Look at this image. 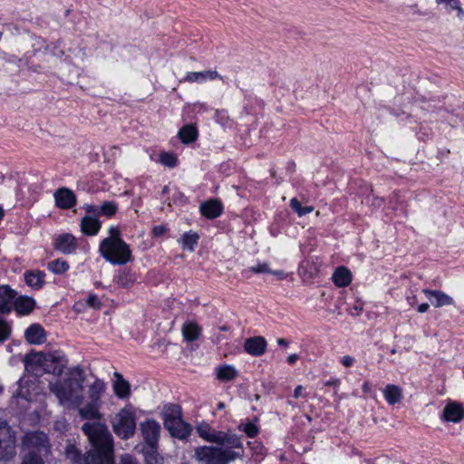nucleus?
I'll use <instances>...</instances> for the list:
<instances>
[{
	"label": "nucleus",
	"mask_w": 464,
	"mask_h": 464,
	"mask_svg": "<svg viewBox=\"0 0 464 464\" xmlns=\"http://www.w3.org/2000/svg\"><path fill=\"white\" fill-rule=\"evenodd\" d=\"M198 436L211 443L223 447L200 446L195 450L196 459L204 464H228L237 459H243L244 447L241 437L235 433L217 430L207 422L196 428Z\"/></svg>",
	"instance_id": "nucleus-1"
},
{
	"label": "nucleus",
	"mask_w": 464,
	"mask_h": 464,
	"mask_svg": "<svg viewBox=\"0 0 464 464\" xmlns=\"http://www.w3.org/2000/svg\"><path fill=\"white\" fill-rule=\"evenodd\" d=\"M82 430L91 450L82 454L74 444H68L64 450L66 459L72 464H114L113 439L108 428L100 422H86Z\"/></svg>",
	"instance_id": "nucleus-2"
},
{
	"label": "nucleus",
	"mask_w": 464,
	"mask_h": 464,
	"mask_svg": "<svg viewBox=\"0 0 464 464\" xmlns=\"http://www.w3.org/2000/svg\"><path fill=\"white\" fill-rule=\"evenodd\" d=\"M84 372L80 366L69 369L63 381L50 382V391L57 397L60 404L79 408L82 402Z\"/></svg>",
	"instance_id": "nucleus-3"
},
{
	"label": "nucleus",
	"mask_w": 464,
	"mask_h": 464,
	"mask_svg": "<svg viewBox=\"0 0 464 464\" xmlns=\"http://www.w3.org/2000/svg\"><path fill=\"white\" fill-rule=\"evenodd\" d=\"M24 362L25 370L35 375L44 372L61 376L68 364L67 358L60 351L49 353H30Z\"/></svg>",
	"instance_id": "nucleus-4"
},
{
	"label": "nucleus",
	"mask_w": 464,
	"mask_h": 464,
	"mask_svg": "<svg viewBox=\"0 0 464 464\" xmlns=\"http://www.w3.org/2000/svg\"><path fill=\"white\" fill-rule=\"evenodd\" d=\"M111 238H104L101 241L99 252L110 264L123 266L132 260V254L129 245L124 240L112 242Z\"/></svg>",
	"instance_id": "nucleus-5"
},
{
	"label": "nucleus",
	"mask_w": 464,
	"mask_h": 464,
	"mask_svg": "<svg viewBox=\"0 0 464 464\" xmlns=\"http://www.w3.org/2000/svg\"><path fill=\"white\" fill-rule=\"evenodd\" d=\"M15 455V435L6 421H0V460H9Z\"/></svg>",
	"instance_id": "nucleus-6"
},
{
	"label": "nucleus",
	"mask_w": 464,
	"mask_h": 464,
	"mask_svg": "<svg viewBox=\"0 0 464 464\" xmlns=\"http://www.w3.org/2000/svg\"><path fill=\"white\" fill-rule=\"evenodd\" d=\"M23 444L27 453H33L42 457L50 450L47 435L43 431L27 433L24 437Z\"/></svg>",
	"instance_id": "nucleus-7"
},
{
	"label": "nucleus",
	"mask_w": 464,
	"mask_h": 464,
	"mask_svg": "<svg viewBox=\"0 0 464 464\" xmlns=\"http://www.w3.org/2000/svg\"><path fill=\"white\" fill-rule=\"evenodd\" d=\"M136 430L135 417L132 412L123 409L117 415L113 422L114 432L121 439H129L134 435Z\"/></svg>",
	"instance_id": "nucleus-8"
},
{
	"label": "nucleus",
	"mask_w": 464,
	"mask_h": 464,
	"mask_svg": "<svg viewBox=\"0 0 464 464\" xmlns=\"http://www.w3.org/2000/svg\"><path fill=\"white\" fill-rule=\"evenodd\" d=\"M160 429V423L153 419H148L140 423V430L145 446H151L152 448L158 446Z\"/></svg>",
	"instance_id": "nucleus-9"
},
{
	"label": "nucleus",
	"mask_w": 464,
	"mask_h": 464,
	"mask_svg": "<svg viewBox=\"0 0 464 464\" xmlns=\"http://www.w3.org/2000/svg\"><path fill=\"white\" fill-rule=\"evenodd\" d=\"M53 248L64 255L72 254L78 247L76 237L70 233H63L54 237Z\"/></svg>",
	"instance_id": "nucleus-10"
},
{
	"label": "nucleus",
	"mask_w": 464,
	"mask_h": 464,
	"mask_svg": "<svg viewBox=\"0 0 464 464\" xmlns=\"http://www.w3.org/2000/svg\"><path fill=\"white\" fill-rule=\"evenodd\" d=\"M15 295V290L8 285H0V315H6L11 313Z\"/></svg>",
	"instance_id": "nucleus-11"
},
{
	"label": "nucleus",
	"mask_w": 464,
	"mask_h": 464,
	"mask_svg": "<svg viewBox=\"0 0 464 464\" xmlns=\"http://www.w3.org/2000/svg\"><path fill=\"white\" fill-rule=\"evenodd\" d=\"M267 343L263 336H254L246 339L245 351L252 356H261L266 353Z\"/></svg>",
	"instance_id": "nucleus-12"
},
{
	"label": "nucleus",
	"mask_w": 464,
	"mask_h": 464,
	"mask_svg": "<svg viewBox=\"0 0 464 464\" xmlns=\"http://www.w3.org/2000/svg\"><path fill=\"white\" fill-rule=\"evenodd\" d=\"M422 292L435 307L454 304L453 298L440 290H430L426 288L423 289Z\"/></svg>",
	"instance_id": "nucleus-13"
},
{
	"label": "nucleus",
	"mask_w": 464,
	"mask_h": 464,
	"mask_svg": "<svg viewBox=\"0 0 464 464\" xmlns=\"http://www.w3.org/2000/svg\"><path fill=\"white\" fill-rule=\"evenodd\" d=\"M24 338L31 344H42L46 341L45 331L41 324H33L25 330Z\"/></svg>",
	"instance_id": "nucleus-14"
},
{
	"label": "nucleus",
	"mask_w": 464,
	"mask_h": 464,
	"mask_svg": "<svg viewBox=\"0 0 464 464\" xmlns=\"http://www.w3.org/2000/svg\"><path fill=\"white\" fill-rule=\"evenodd\" d=\"M54 198L56 205L63 209L71 208L76 204V198L74 193L65 188H59L54 193Z\"/></svg>",
	"instance_id": "nucleus-15"
},
{
	"label": "nucleus",
	"mask_w": 464,
	"mask_h": 464,
	"mask_svg": "<svg viewBox=\"0 0 464 464\" xmlns=\"http://www.w3.org/2000/svg\"><path fill=\"white\" fill-rule=\"evenodd\" d=\"M162 420L164 427L170 426L182 418V411L178 404H167L162 409Z\"/></svg>",
	"instance_id": "nucleus-16"
},
{
	"label": "nucleus",
	"mask_w": 464,
	"mask_h": 464,
	"mask_svg": "<svg viewBox=\"0 0 464 464\" xmlns=\"http://www.w3.org/2000/svg\"><path fill=\"white\" fill-rule=\"evenodd\" d=\"M223 80L217 71L208 70L203 72H189L186 74L184 82H204L207 81H213L216 79Z\"/></svg>",
	"instance_id": "nucleus-17"
},
{
	"label": "nucleus",
	"mask_w": 464,
	"mask_h": 464,
	"mask_svg": "<svg viewBox=\"0 0 464 464\" xmlns=\"http://www.w3.org/2000/svg\"><path fill=\"white\" fill-rule=\"evenodd\" d=\"M166 430H169L170 435L174 438L179 439V440H186L188 438L192 431V427L190 424L185 422L182 418L179 420H177L174 423H172L171 427L167 426L165 427Z\"/></svg>",
	"instance_id": "nucleus-18"
},
{
	"label": "nucleus",
	"mask_w": 464,
	"mask_h": 464,
	"mask_svg": "<svg viewBox=\"0 0 464 464\" xmlns=\"http://www.w3.org/2000/svg\"><path fill=\"white\" fill-rule=\"evenodd\" d=\"M464 418L463 407L456 402L447 404L443 410L442 419L450 422H459Z\"/></svg>",
	"instance_id": "nucleus-19"
},
{
	"label": "nucleus",
	"mask_w": 464,
	"mask_h": 464,
	"mask_svg": "<svg viewBox=\"0 0 464 464\" xmlns=\"http://www.w3.org/2000/svg\"><path fill=\"white\" fill-rule=\"evenodd\" d=\"M35 304V300L33 297L20 295L14 298V309L20 315H27L33 312Z\"/></svg>",
	"instance_id": "nucleus-20"
},
{
	"label": "nucleus",
	"mask_w": 464,
	"mask_h": 464,
	"mask_svg": "<svg viewBox=\"0 0 464 464\" xmlns=\"http://www.w3.org/2000/svg\"><path fill=\"white\" fill-rule=\"evenodd\" d=\"M200 213L202 216L213 219L219 217L222 214L223 207L219 200L211 199L205 201L200 205Z\"/></svg>",
	"instance_id": "nucleus-21"
},
{
	"label": "nucleus",
	"mask_w": 464,
	"mask_h": 464,
	"mask_svg": "<svg viewBox=\"0 0 464 464\" xmlns=\"http://www.w3.org/2000/svg\"><path fill=\"white\" fill-rule=\"evenodd\" d=\"M118 210V205L114 201H104L100 207L89 205L86 208L88 213H94L107 218L113 217Z\"/></svg>",
	"instance_id": "nucleus-22"
},
{
	"label": "nucleus",
	"mask_w": 464,
	"mask_h": 464,
	"mask_svg": "<svg viewBox=\"0 0 464 464\" xmlns=\"http://www.w3.org/2000/svg\"><path fill=\"white\" fill-rule=\"evenodd\" d=\"M24 277L26 285L34 290L41 289L45 283V273L41 270L26 271Z\"/></svg>",
	"instance_id": "nucleus-23"
},
{
	"label": "nucleus",
	"mask_w": 464,
	"mask_h": 464,
	"mask_svg": "<svg viewBox=\"0 0 464 464\" xmlns=\"http://www.w3.org/2000/svg\"><path fill=\"white\" fill-rule=\"evenodd\" d=\"M352 273L345 266H339L332 276L334 285L338 287H345L352 282Z\"/></svg>",
	"instance_id": "nucleus-24"
},
{
	"label": "nucleus",
	"mask_w": 464,
	"mask_h": 464,
	"mask_svg": "<svg viewBox=\"0 0 464 464\" xmlns=\"http://www.w3.org/2000/svg\"><path fill=\"white\" fill-rule=\"evenodd\" d=\"M102 227L101 221L91 216H85L82 218L81 228L83 234L88 236L96 235Z\"/></svg>",
	"instance_id": "nucleus-25"
},
{
	"label": "nucleus",
	"mask_w": 464,
	"mask_h": 464,
	"mask_svg": "<svg viewBox=\"0 0 464 464\" xmlns=\"http://www.w3.org/2000/svg\"><path fill=\"white\" fill-rule=\"evenodd\" d=\"M238 376V371L230 364H222L216 368V377L221 382H230Z\"/></svg>",
	"instance_id": "nucleus-26"
},
{
	"label": "nucleus",
	"mask_w": 464,
	"mask_h": 464,
	"mask_svg": "<svg viewBox=\"0 0 464 464\" xmlns=\"http://www.w3.org/2000/svg\"><path fill=\"white\" fill-rule=\"evenodd\" d=\"M114 376L116 377V381L113 383L115 394L121 399L128 398L130 394V383L119 372H115Z\"/></svg>",
	"instance_id": "nucleus-27"
},
{
	"label": "nucleus",
	"mask_w": 464,
	"mask_h": 464,
	"mask_svg": "<svg viewBox=\"0 0 464 464\" xmlns=\"http://www.w3.org/2000/svg\"><path fill=\"white\" fill-rule=\"evenodd\" d=\"M101 403L90 401L84 407L79 408V414L82 419L85 420H97L102 419V415L99 411Z\"/></svg>",
	"instance_id": "nucleus-28"
},
{
	"label": "nucleus",
	"mask_w": 464,
	"mask_h": 464,
	"mask_svg": "<svg viewBox=\"0 0 464 464\" xmlns=\"http://www.w3.org/2000/svg\"><path fill=\"white\" fill-rule=\"evenodd\" d=\"M198 136V129L193 124L184 125L178 132V137L184 144L194 142Z\"/></svg>",
	"instance_id": "nucleus-29"
},
{
	"label": "nucleus",
	"mask_w": 464,
	"mask_h": 464,
	"mask_svg": "<svg viewBox=\"0 0 464 464\" xmlns=\"http://www.w3.org/2000/svg\"><path fill=\"white\" fill-rule=\"evenodd\" d=\"M383 396L390 405H394L402 399V390L394 384H388L383 389Z\"/></svg>",
	"instance_id": "nucleus-30"
},
{
	"label": "nucleus",
	"mask_w": 464,
	"mask_h": 464,
	"mask_svg": "<svg viewBox=\"0 0 464 464\" xmlns=\"http://www.w3.org/2000/svg\"><path fill=\"white\" fill-rule=\"evenodd\" d=\"M201 328L197 323L187 322L182 326V334L187 342H194L198 339Z\"/></svg>",
	"instance_id": "nucleus-31"
},
{
	"label": "nucleus",
	"mask_w": 464,
	"mask_h": 464,
	"mask_svg": "<svg viewBox=\"0 0 464 464\" xmlns=\"http://www.w3.org/2000/svg\"><path fill=\"white\" fill-rule=\"evenodd\" d=\"M142 453L145 464H163V458L158 452V446H144Z\"/></svg>",
	"instance_id": "nucleus-32"
},
{
	"label": "nucleus",
	"mask_w": 464,
	"mask_h": 464,
	"mask_svg": "<svg viewBox=\"0 0 464 464\" xmlns=\"http://www.w3.org/2000/svg\"><path fill=\"white\" fill-rule=\"evenodd\" d=\"M199 239L198 235L190 230L182 235L181 238L179 239V242L182 245L183 249L189 250L193 252L195 250L196 246L198 245V241Z\"/></svg>",
	"instance_id": "nucleus-33"
},
{
	"label": "nucleus",
	"mask_w": 464,
	"mask_h": 464,
	"mask_svg": "<svg viewBox=\"0 0 464 464\" xmlns=\"http://www.w3.org/2000/svg\"><path fill=\"white\" fill-rule=\"evenodd\" d=\"M105 390V383L97 379L88 389V396L91 401L101 403V396Z\"/></svg>",
	"instance_id": "nucleus-34"
},
{
	"label": "nucleus",
	"mask_w": 464,
	"mask_h": 464,
	"mask_svg": "<svg viewBox=\"0 0 464 464\" xmlns=\"http://www.w3.org/2000/svg\"><path fill=\"white\" fill-rule=\"evenodd\" d=\"M438 5H443L445 9L450 13L452 11L457 12L459 19L464 18V9L461 6L459 0H435Z\"/></svg>",
	"instance_id": "nucleus-35"
},
{
	"label": "nucleus",
	"mask_w": 464,
	"mask_h": 464,
	"mask_svg": "<svg viewBox=\"0 0 464 464\" xmlns=\"http://www.w3.org/2000/svg\"><path fill=\"white\" fill-rule=\"evenodd\" d=\"M70 266L68 262L62 258H57L47 264V269L54 275H63L67 272Z\"/></svg>",
	"instance_id": "nucleus-36"
},
{
	"label": "nucleus",
	"mask_w": 464,
	"mask_h": 464,
	"mask_svg": "<svg viewBox=\"0 0 464 464\" xmlns=\"http://www.w3.org/2000/svg\"><path fill=\"white\" fill-rule=\"evenodd\" d=\"M136 280L135 276L127 269H124L119 273L115 277V283L121 287H130Z\"/></svg>",
	"instance_id": "nucleus-37"
},
{
	"label": "nucleus",
	"mask_w": 464,
	"mask_h": 464,
	"mask_svg": "<svg viewBox=\"0 0 464 464\" xmlns=\"http://www.w3.org/2000/svg\"><path fill=\"white\" fill-rule=\"evenodd\" d=\"M238 430L244 431L248 438H255L259 433V428L253 422L240 424Z\"/></svg>",
	"instance_id": "nucleus-38"
},
{
	"label": "nucleus",
	"mask_w": 464,
	"mask_h": 464,
	"mask_svg": "<svg viewBox=\"0 0 464 464\" xmlns=\"http://www.w3.org/2000/svg\"><path fill=\"white\" fill-rule=\"evenodd\" d=\"M159 160L162 165L167 166L169 168L175 167L178 161L176 155L169 152H161L160 154Z\"/></svg>",
	"instance_id": "nucleus-39"
},
{
	"label": "nucleus",
	"mask_w": 464,
	"mask_h": 464,
	"mask_svg": "<svg viewBox=\"0 0 464 464\" xmlns=\"http://www.w3.org/2000/svg\"><path fill=\"white\" fill-rule=\"evenodd\" d=\"M21 464H44L42 456H38L33 453H26L22 460Z\"/></svg>",
	"instance_id": "nucleus-40"
},
{
	"label": "nucleus",
	"mask_w": 464,
	"mask_h": 464,
	"mask_svg": "<svg viewBox=\"0 0 464 464\" xmlns=\"http://www.w3.org/2000/svg\"><path fill=\"white\" fill-rule=\"evenodd\" d=\"M247 271L255 274H269L272 272L267 263H258L256 266L249 267Z\"/></svg>",
	"instance_id": "nucleus-41"
},
{
	"label": "nucleus",
	"mask_w": 464,
	"mask_h": 464,
	"mask_svg": "<svg viewBox=\"0 0 464 464\" xmlns=\"http://www.w3.org/2000/svg\"><path fill=\"white\" fill-rule=\"evenodd\" d=\"M86 304L88 306L92 307L94 309H100L102 306V303L99 300L98 296L94 294L89 295V296L86 299Z\"/></svg>",
	"instance_id": "nucleus-42"
},
{
	"label": "nucleus",
	"mask_w": 464,
	"mask_h": 464,
	"mask_svg": "<svg viewBox=\"0 0 464 464\" xmlns=\"http://www.w3.org/2000/svg\"><path fill=\"white\" fill-rule=\"evenodd\" d=\"M107 238H111L112 242L122 240L121 237V231L118 227L111 226L109 228V237Z\"/></svg>",
	"instance_id": "nucleus-43"
},
{
	"label": "nucleus",
	"mask_w": 464,
	"mask_h": 464,
	"mask_svg": "<svg viewBox=\"0 0 464 464\" xmlns=\"http://www.w3.org/2000/svg\"><path fill=\"white\" fill-rule=\"evenodd\" d=\"M119 464H140L138 459L130 454L121 457Z\"/></svg>",
	"instance_id": "nucleus-44"
},
{
	"label": "nucleus",
	"mask_w": 464,
	"mask_h": 464,
	"mask_svg": "<svg viewBox=\"0 0 464 464\" xmlns=\"http://www.w3.org/2000/svg\"><path fill=\"white\" fill-rule=\"evenodd\" d=\"M166 231H167V227L164 225L155 226L152 228V234L155 237H161L162 235H164L166 233Z\"/></svg>",
	"instance_id": "nucleus-45"
},
{
	"label": "nucleus",
	"mask_w": 464,
	"mask_h": 464,
	"mask_svg": "<svg viewBox=\"0 0 464 464\" xmlns=\"http://www.w3.org/2000/svg\"><path fill=\"white\" fill-rule=\"evenodd\" d=\"M290 207L292 208V209L296 212L297 214L299 213V211L301 210V203L299 202V200L295 198H292L291 201H290Z\"/></svg>",
	"instance_id": "nucleus-46"
},
{
	"label": "nucleus",
	"mask_w": 464,
	"mask_h": 464,
	"mask_svg": "<svg viewBox=\"0 0 464 464\" xmlns=\"http://www.w3.org/2000/svg\"><path fill=\"white\" fill-rule=\"evenodd\" d=\"M342 363L345 367H351L354 362V358L350 355H345L342 358Z\"/></svg>",
	"instance_id": "nucleus-47"
},
{
	"label": "nucleus",
	"mask_w": 464,
	"mask_h": 464,
	"mask_svg": "<svg viewBox=\"0 0 464 464\" xmlns=\"http://www.w3.org/2000/svg\"><path fill=\"white\" fill-rule=\"evenodd\" d=\"M407 301L411 306H414L417 304V297L413 292L407 295Z\"/></svg>",
	"instance_id": "nucleus-48"
},
{
	"label": "nucleus",
	"mask_w": 464,
	"mask_h": 464,
	"mask_svg": "<svg viewBox=\"0 0 464 464\" xmlns=\"http://www.w3.org/2000/svg\"><path fill=\"white\" fill-rule=\"evenodd\" d=\"M269 274H272L276 276L278 279H285L286 277V273H285L283 270H272Z\"/></svg>",
	"instance_id": "nucleus-49"
},
{
	"label": "nucleus",
	"mask_w": 464,
	"mask_h": 464,
	"mask_svg": "<svg viewBox=\"0 0 464 464\" xmlns=\"http://www.w3.org/2000/svg\"><path fill=\"white\" fill-rule=\"evenodd\" d=\"M313 210H314L313 207H309V206L302 207L301 210L298 213V216L299 217H303V216H304V215H306L308 213H311Z\"/></svg>",
	"instance_id": "nucleus-50"
},
{
	"label": "nucleus",
	"mask_w": 464,
	"mask_h": 464,
	"mask_svg": "<svg viewBox=\"0 0 464 464\" xmlns=\"http://www.w3.org/2000/svg\"><path fill=\"white\" fill-rule=\"evenodd\" d=\"M296 170V165L294 161H289L287 163L285 171L287 172H295Z\"/></svg>",
	"instance_id": "nucleus-51"
},
{
	"label": "nucleus",
	"mask_w": 464,
	"mask_h": 464,
	"mask_svg": "<svg viewBox=\"0 0 464 464\" xmlns=\"http://www.w3.org/2000/svg\"><path fill=\"white\" fill-rule=\"evenodd\" d=\"M339 383H340L339 379L334 378V379H331V380L327 381L324 383V385L325 386H336L337 387L339 385Z\"/></svg>",
	"instance_id": "nucleus-52"
},
{
	"label": "nucleus",
	"mask_w": 464,
	"mask_h": 464,
	"mask_svg": "<svg viewBox=\"0 0 464 464\" xmlns=\"http://www.w3.org/2000/svg\"><path fill=\"white\" fill-rule=\"evenodd\" d=\"M429 307V304L423 303L418 306V312L423 314L428 311Z\"/></svg>",
	"instance_id": "nucleus-53"
},
{
	"label": "nucleus",
	"mask_w": 464,
	"mask_h": 464,
	"mask_svg": "<svg viewBox=\"0 0 464 464\" xmlns=\"http://www.w3.org/2000/svg\"><path fill=\"white\" fill-rule=\"evenodd\" d=\"M286 360L289 364H294L298 360V355L295 353L290 354Z\"/></svg>",
	"instance_id": "nucleus-54"
},
{
	"label": "nucleus",
	"mask_w": 464,
	"mask_h": 464,
	"mask_svg": "<svg viewBox=\"0 0 464 464\" xmlns=\"http://www.w3.org/2000/svg\"><path fill=\"white\" fill-rule=\"evenodd\" d=\"M14 397H16V398H22V399H24V400H26V401H28V400H29V398H28L27 394H24V393L23 392V391H22V390H21V391H17V392L14 394Z\"/></svg>",
	"instance_id": "nucleus-55"
},
{
	"label": "nucleus",
	"mask_w": 464,
	"mask_h": 464,
	"mask_svg": "<svg viewBox=\"0 0 464 464\" xmlns=\"http://www.w3.org/2000/svg\"><path fill=\"white\" fill-rule=\"evenodd\" d=\"M302 391H303V386H301V385L296 386L295 391H294V397L295 398L300 397L301 393H302Z\"/></svg>",
	"instance_id": "nucleus-56"
},
{
	"label": "nucleus",
	"mask_w": 464,
	"mask_h": 464,
	"mask_svg": "<svg viewBox=\"0 0 464 464\" xmlns=\"http://www.w3.org/2000/svg\"><path fill=\"white\" fill-rule=\"evenodd\" d=\"M362 389L363 392H365V393L370 392V391H371V385H370V383H369L368 382H365L362 384Z\"/></svg>",
	"instance_id": "nucleus-57"
},
{
	"label": "nucleus",
	"mask_w": 464,
	"mask_h": 464,
	"mask_svg": "<svg viewBox=\"0 0 464 464\" xmlns=\"http://www.w3.org/2000/svg\"><path fill=\"white\" fill-rule=\"evenodd\" d=\"M277 343H278V345L285 346V347H286L288 345V342L284 338L277 339Z\"/></svg>",
	"instance_id": "nucleus-58"
},
{
	"label": "nucleus",
	"mask_w": 464,
	"mask_h": 464,
	"mask_svg": "<svg viewBox=\"0 0 464 464\" xmlns=\"http://www.w3.org/2000/svg\"><path fill=\"white\" fill-rule=\"evenodd\" d=\"M169 192V186H164L163 188H162V194H166Z\"/></svg>",
	"instance_id": "nucleus-59"
},
{
	"label": "nucleus",
	"mask_w": 464,
	"mask_h": 464,
	"mask_svg": "<svg viewBox=\"0 0 464 464\" xmlns=\"http://www.w3.org/2000/svg\"><path fill=\"white\" fill-rule=\"evenodd\" d=\"M224 408H225V403H224V402H218V410H222V409H224Z\"/></svg>",
	"instance_id": "nucleus-60"
},
{
	"label": "nucleus",
	"mask_w": 464,
	"mask_h": 464,
	"mask_svg": "<svg viewBox=\"0 0 464 464\" xmlns=\"http://www.w3.org/2000/svg\"><path fill=\"white\" fill-rule=\"evenodd\" d=\"M4 215H5L4 210H3V208L0 207V220L4 218Z\"/></svg>",
	"instance_id": "nucleus-61"
},
{
	"label": "nucleus",
	"mask_w": 464,
	"mask_h": 464,
	"mask_svg": "<svg viewBox=\"0 0 464 464\" xmlns=\"http://www.w3.org/2000/svg\"><path fill=\"white\" fill-rule=\"evenodd\" d=\"M110 150H111V152H114V151H117V150H118V148H117L116 146H113V147H111V148L110 149Z\"/></svg>",
	"instance_id": "nucleus-62"
},
{
	"label": "nucleus",
	"mask_w": 464,
	"mask_h": 464,
	"mask_svg": "<svg viewBox=\"0 0 464 464\" xmlns=\"http://www.w3.org/2000/svg\"><path fill=\"white\" fill-rule=\"evenodd\" d=\"M382 202V199L377 198V199H376V203H375V204H376L377 206H381Z\"/></svg>",
	"instance_id": "nucleus-63"
},
{
	"label": "nucleus",
	"mask_w": 464,
	"mask_h": 464,
	"mask_svg": "<svg viewBox=\"0 0 464 464\" xmlns=\"http://www.w3.org/2000/svg\"><path fill=\"white\" fill-rule=\"evenodd\" d=\"M221 330L226 331L227 327H222Z\"/></svg>",
	"instance_id": "nucleus-64"
}]
</instances>
